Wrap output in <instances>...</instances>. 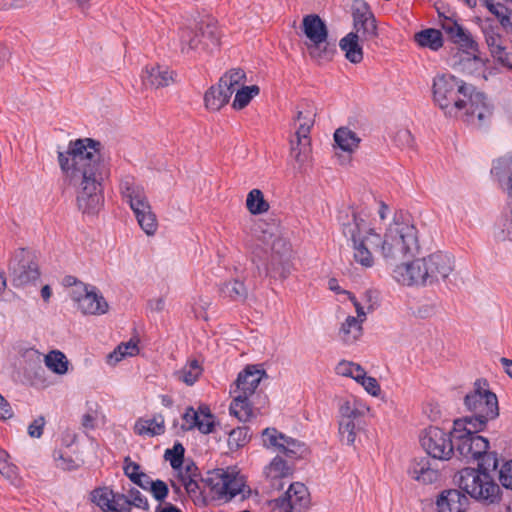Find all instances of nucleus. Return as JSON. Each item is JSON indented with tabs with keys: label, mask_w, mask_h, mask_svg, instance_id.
<instances>
[{
	"label": "nucleus",
	"mask_w": 512,
	"mask_h": 512,
	"mask_svg": "<svg viewBox=\"0 0 512 512\" xmlns=\"http://www.w3.org/2000/svg\"><path fill=\"white\" fill-rule=\"evenodd\" d=\"M0 473L11 482V484L20 485L17 467L9 462L8 455L4 451H0Z\"/></svg>",
	"instance_id": "obj_53"
},
{
	"label": "nucleus",
	"mask_w": 512,
	"mask_h": 512,
	"mask_svg": "<svg viewBox=\"0 0 512 512\" xmlns=\"http://www.w3.org/2000/svg\"><path fill=\"white\" fill-rule=\"evenodd\" d=\"M246 207L251 214L259 215L266 213L270 206L261 190L252 189L247 195Z\"/></svg>",
	"instance_id": "obj_47"
},
{
	"label": "nucleus",
	"mask_w": 512,
	"mask_h": 512,
	"mask_svg": "<svg viewBox=\"0 0 512 512\" xmlns=\"http://www.w3.org/2000/svg\"><path fill=\"white\" fill-rule=\"evenodd\" d=\"M459 66L465 74L484 77L486 62L476 54H467L465 58L461 59Z\"/></svg>",
	"instance_id": "obj_44"
},
{
	"label": "nucleus",
	"mask_w": 512,
	"mask_h": 512,
	"mask_svg": "<svg viewBox=\"0 0 512 512\" xmlns=\"http://www.w3.org/2000/svg\"><path fill=\"white\" fill-rule=\"evenodd\" d=\"M452 432L437 426H429L421 431L419 441L422 449L433 459L447 461L454 454Z\"/></svg>",
	"instance_id": "obj_9"
},
{
	"label": "nucleus",
	"mask_w": 512,
	"mask_h": 512,
	"mask_svg": "<svg viewBox=\"0 0 512 512\" xmlns=\"http://www.w3.org/2000/svg\"><path fill=\"white\" fill-rule=\"evenodd\" d=\"M44 362L49 370L58 375H64L68 371L69 361L64 353L59 350L49 352L45 356Z\"/></svg>",
	"instance_id": "obj_45"
},
{
	"label": "nucleus",
	"mask_w": 512,
	"mask_h": 512,
	"mask_svg": "<svg viewBox=\"0 0 512 512\" xmlns=\"http://www.w3.org/2000/svg\"><path fill=\"white\" fill-rule=\"evenodd\" d=\"M40 277L39 266L30 259H22L18 265L13 268V282L17 286H24L34 283Z\"/></svg>",
	"instance_id": "obj_29"
},
{
	"label": "nucleus",
	"mask_w": 512,
	"mask_h": 512,
	"mask_svg": "<svg viewBox=\"0 0 512 512\" xmlns=\"http://www.w3.org/2000/svg\"><path fill=\"white\" fill-rule=\"evenodd\" d=\"M467 420H455L453 424V438L456 451L467 460H479V467L495 470L498 465L496 453H489V441L477 433L484 428H474Z\"/></svg>",
	"instance_id": "obj_4"
},
{
	"label": "nucleus",
	"mask_w": 512,
	"mask_h": 512,
	"mask_svg": "<svg viewBox=\"0 0 512 512\" xmlns=\"http://www.w3.org/2000/svg\"><path fill=\"white\" fill-rule=\"evenodd\" d=\"M488 469L465 468L455 476L458 487L472 498L494 503L499 499L500 488L487 473Z\"/></svg>",
	"instance_id": "obj_6"
},
{
	"label": "nucleus",
	"mask_w": 512,
	"mask_h": 512,
	"mask_svg": "<svg viewBox=\"0 0 512 512\" xmlns=\"http://www.w3.org/2000/svg\"><path fill=\"white\" fill-rule=\"evenodd\" d=\"M499 480L505 488L512 489V460L502 465Z\"/></svg>",
	"instance_id": "obj_63"
},
{
	"label": "nucleus",
	"mask_w": 512,
	"mask_h": 512,
	"mask_svg": "<svg viewBox=\"0 0 512 512\" xmlns=\"http://www.w3.org/2000/svg\"><path fill=\"white\" fill-rule=\"evenodd\" d=\"M184 447L180 443H176L172 449L165 452V459L170 462L173 469L180 468L184 464Z\"/></svg>",
	"instance_id": "obj_57"
},
{
	"label": "nucleus",
	"mask_w": 512,
	"mask_h": 512,
	"mask_svg": "<svg viewBox=\"0 0 512 512\" xmlns=\"http://www.w3.org/2000/svg\"><path fill=\"white\" fill-rule=\"evenodd\" d=\"M364 429V423H356L351 420H338V434L343 444L352 446L355 444L357 435Z\"/></svg>",
	"instance_id": "obj_42"
},
{
	"label": "nucleus",
	"mask_w": 512,
	"mask_h": 512,
	"mask_svg": "<svg viewBox=\"0 0 512 512\" xmlns=\"http://www.w3.org/2000/svg\"><path fill=\"white\" fill-rule=\"evenodd\" d=\"M481 30L489 50L496 47L497 45L503 44V42L506 41L505 37L500 31V28L493 24V22L489 19L482 23Z\"/></svg>",
	"instance_id": "obj_46"
},
{
	"label": "nucleus",
	"mask_w": 512,
	"mask_h": 512,
	"mask_svg": "<svg viewBox=\"0 0 512 512\" xmlns=\"http://www.w3.org/2000/svg\"><path fill=\"white\" fill-rule=\"evenodd\" d=\"M148 489L158 501L164 500L168 495V487L166 483L161 480L151 481Z\"/></svg>",
	"instance_id": "obj_62"
},
{
	"label": "nucleus",
	"mask_w": 512,
	"mask_h": 512,
	"mask_svg": "<svg viewBox=\"0 0 512 512\" xmlns=\"http://www.w3.org/2000/svg\"><path fill=\"white\" fill-rule=\"evenodd\" d=\"M180 483L184 486L186 492L190 495H197L199 493V481L201 475L198 467L191 460L184 462L180 468L176 469ZM204 479H202L203 481Z\"/></svg>",
	"instance_id": "obj_26"
},
{
	"label": "nucleus",
	"mask_w": 512,
	"mask_h": 512,
	"mask_svg": "<svg viewBox=\"0 0 512 512\" xmlns=\"http://www.w3.org/2000/svg\"><path fill=\"white\" fill-rule=\"evenodd\" d=\"M231 91L227 87L221 86L218 83L216 86H212L204 96L205 106L207 109L217 111L228 103L231 97Z\"/></svg>",
	"instance_id": "obj_34"
},
{
	"label": "nucleus",
	"mask_w": 512,
	"mask_h": 512,
	"mask_svg": "<svg viewBox=\"0 0 512 512\" xmlns=\"http://www.w3.org/2000/svg\"><path fill=\"white\" fill-rule=\"evenodd\" d=\"M304 452L305 448L301 442L286 436L281 453L287 457L296 458L302 456Z\"/></svg>",
	"instance_id": "obj_59"
},
{
	"label": "nucleus",
	"mask_w": 512,
	"mask_h": 512,
	"mask_svg": "<svg viewBox=\"0 0 512 512\" xmlns=\"http://www.w3.org/2000/svg\"><path fill=\"white\" fill-rule=\"evenodd\" d=\"M309 55L319 64L331 61L336 49L335 45L326 40L307 44Z\"/></svg>",
	"instance_id": "obj_38"
},
{
	"label": "nucleus",
	"mask_w": 512,
	"mask_h": 512,
	"mask_svg": "<svg viewBox=\"0 0 512 512\" xmlns=\"http://www.w3.org/2000/svg\"><path fill=\"white\" fill-rule=\"evenodd\" d=\"M491 174L496 177L502 190L512 199V155L493 161Z\"/></svg>",
	"instance_id": "obj_23"
},
{
	"label": "nucleus",
	"mask_w": 512,
	"mask_h": 512,
	"mask_svg": "<svg viewBox=\"0 0 512 512\" xmlns=\"http://www.w3.org/2000/svg\"><path fill=\"white\" fill-rule=\"evenodd\" d=\"M44 425L45 419L43 417L35 419L28 427V434L33 438H39L43 433Z\"/></svg>",
	"instance_id": "obj_64"
},
{
	"label": "nucleus",
	"mask_w": 512,
	"mask_h": 512,
	"mask_svg": "<svg viewBox=\"0 0 512 512\" xmlns=\"http://www.w3.org/2000/svg\"><path fill=\"white\" fill-rule=\"evenodd\" d=\"M374 264L373 258H348L345 265V273L351 277L360 276L366 269Z\"/></svg>",
	"instance_id": "obj_51"
},
{
	"label": "nucleus",
	"mask_w": 512,
	"mask_h": 512,
	"mask_svg": "<svg viewBox=\"0 0 512 512\" xmlns=\"http://www.w3.org/2000/svg\"><path fill=\"white\" fill-rule=\"evenodd\" d=\"M143 85L150 88H161L173 82V72L160 65L146 66L142 72Z\"/></svg>",
	"instance_id": "obj_24"
},
{
	"label": "nucleus",
	"mask_w": 512,
	"mask_h": 512,
	"mask_svg": "<svg viewBox=\"0 0 512 512\" xmlns=\"http://www.w3.org/2000/svg\"><path fill=\"white\" fill-rule=\"evenodd\" d=\"M485 6L507 34H512V0H485Z\"/></svg>",
	"instance_id": "obj_25"
},
{
	"label": "nucleus",
	"mask_w": 512,
	"mask_h": 512,
	"mask_svg": "<svg viewBox=\"0 0 512 512\" xmlns=\"http://www.w3.org/2000/svg\"><path fill=\"white\" fill-rule=\"evenodd\" d=\"M119 192L123 201L128 203L132 210L149 202L144 187L132 175L121 177Z\"/></svg>",
	"instance_id": "obj_17"
},
{
	"label": "nucleus",
	"mask_w": 512,
	"mask_h": 512,
	"mask_svg": "<svg viewBox=\"0 0 512 512\" xmlns=\"http://www.w3.org/2000/svg\"><path fill=\"white\" fill-rule=\"evenodd\" d=\"M91 500L103 512H131V509L122 503L124 495L114 494L112 490L107 487L97 488L91 493Z\"/></svg>",
	"instance_id": "obj_18"
},
{
	"label": "nucleus",
	"mask_w": 512,
	"mask_h": 512,
	"mask_svg": "<svg viewBox=\"0 0 512 512\" xmlns=\"http://www.w3.org/2000/svg\"><path fill=\"white\" fill-rule=\"evenodd\" d=\"M221 291L225 297L234 301H244L247 297V289L245 285L237 280L224 284Z\"/></svg>",
	"instance_id": "obj_52"
},
{
	"label": "nucleus",
	"mask_w": 512,
	"mask_h": 512,
	"mask_svg": "<svg viewBox=\"0 0 512 512\" xmlns=\"http://www.w3.org/2000/svg\"><path fill=\"white\" fill-rule=\"evenodd\" d=\"M122 503H125V505H127L128 508H130V505H133L134 507L143 510H149L148 500L137 489H131L128 492V496H124V501H122Z\"/></svg>",
	"instance_id": "obj_58"
},
{
	"label": "nucleus",
	"mask_w": 512,
	"mask_h": 512,
	"mask_svg": "<svg viewBox=\"0 0 512 512\" xmlns=\"http://www.w3.org/2000/svg\"><path fill=\"white\" fill-rule=\"evenodd\" d=\"M428 263V281L431 283L440 278L445 279L453 270L451 258H427Z\"/></svg>",
	"instance_id": "obj_36"
},
{
	"label": "nucleus",
	"mask_w": 512,
	"mask_h": 512,
	"mask_svg": "<svg viewBox=\"0 0 512 512\" xmlns=\"http://www.w3.org/2000/svg\"><path fill=\"white\" fill-rule=\"evenodd\" d=\"M337 220L355 255L416 256L420 253L418 230L409 214L402 210L394 213L383 236L376 231L371 214L365 207L342 209Z\"/></svg>",
	"instance_id": "obj_1"
},
{
	"label": "nucleus",
	"mask_w": 512,
	"mask_h": 512,
	"mask_svg": "<svg viewBox=\"0 0 512 512\" xmlns=\"http://www.w3.org/2000/svg\"><path fill=\"white\" fill-rule=\"evenodd\" d=\"M259 91L260 89L257 85L242 86L235 90V98L232 104L233 108L243 109L250 103L253 97L259 94Z\"/></svg>",
	"instance_id": "obj_50"
},
{
	"label": "nucleus",
	"mask_w": 512,
	"mask_h": 512,
	"mask_svg": "<svg viewBox=\"0 0 512 512\" xmlns=\"http://www.w3.org/2000/svg\"><path fill=\"white\" fill-rule=\"evenodd\" d=\"M272 503L280 512H300L309 504V492L304 484L295 482L289 486L284 497L275 499Z\"/></svg>",
	"instance_id": "obj_14"
},
{
	"label": "nucleus",
	"mask_w": 512,
	"mask_h": 512,
	"mask_svg": "<svg viewBox=\"0 0 512 512\" xmlns=\"http://www.w3.org/2000/svg\"><path fill=\"white\" fill-rule=\"evenodd\" d=\"M138 339L131 338L127 342L120 343L113 352L107 356V362L110 365H115L127 357L138 355L140 349L138 347Z\"/></svg>",
	"instance_id": "obj_39"
},
{
	"label": "nucleus",
	"mask_w": 512,
	"mask_h": 512,
	"mask_svg": "<svg viewBox=\"0 0 512 512\" xmlns=\"http://www.w3.org/2000/svg\"><path fill=\"white\" fill-rule=\"evenodd\" d=\"M262 242L275 256H284L291 250L289 241L275 226H268L266 230H263Z\"/></svg>",
	"instance_id": "obj_28"
},
{
	"label": "nucleus",
	"mask_w": 512,
	"mask_h": 512,
	"mask_svg": "<svg viewBox=\"0 0 512 512\" xmlns=\"http://www.w3.org/2000/svg\"><path fill=\"white\" fill-rule=\"evenodd\" d=\"M369 411V406L362 400L353 397L346 398L341 400L339 404L338 420L364 423V418Z\"/></svg>",
	"instance_id": "obj_20"
},
{
	"label": "nucleus",
	"mask_w": 512,
	"mask_h": 512,
	"mask_svg": "<svg viewBox=\"0 0 512 512\" xmlns=\"http://www.w3.org/2000/svg\"><path fill=\"white\" fill-rule=\"evenodd\" d=\"M202 372L203 368L200 363L197 360H191L175 372V377L187 386H192L199 379Z\"/></svg>",
	"instance_id": "obj_43"
},
{
	"label": "nucleus",
	"mask_w": 512,
	"mask_h": 512,
	"mask_svg": "<svg viewBox=\"0 0 512 512\" xmlns=\"http://www.w3.org/2000/svg\"><path fill=\"white\" fill-rule=\"evenodd\" d=\"M71 298L85 315H102L108 312L109 305L105 298L94 287L89 288L81 282H74Z\"/></svg>",
	"instance_id": "obj_12"
},
{
	"label": "nucleus",
	"mask_w": 512,
	"mask_h": 512,
	"mask_svg": "<svg viewBox=\"0 0 512 512\" xmlns=\"http://www.w3.org/2000/svg\"><path fill=\"white\" fill-rule=\"evenodd\" d=\"M180 50L183 54L192 55L202 50L213 51L220 44V34L213 21L202 22L200 25L183 27L179 31Z\"/></svg>",
	"instance_id": "obj_7"
},
{
	"label": "nucleus",
	"mask_w": 512,
	"mask_h": 512,
	"mask_svg": "<svg viewBox=\"0 0 512 512\" xmlns=\"http://www.w3.org/2000/svg\"><path fill=\"white\" fill-rule=\"evenodd\" d=\"M303 30L310 43L326 40L328 31L325 23L318 15L311 14L303 18Z\"/></svg>",
	"instance_id": "obj_31"
},
{
	"label": "nucleus",
	"mask_w": 512,
	"mask_h": 512,
	"mask_svg": "<svg viewBox=\"0 0 512 512\" xmlns=\"http://www.w3.org/2000/svg\"><path fill=\"white\" fill-rule=\"evenodd\" d=\"M393 142L395 145L402 149L412 148L414 144V138L408 129L402 128L395 132L393 136Z\"/></svg>",
	"instance_id": "obj_61"
},
{
	"label": "nucleus",
	"mask_w": 512,
	"mask_h": 512,
	"mask_svg": "<svg viewBox=\"0 0 512 512\" xmlns=\"http://www.w3.org/2000/svg\"><path fill=\"white\" fill-rule=\"evenodd\" d=\"M335 370L338 375L351 377L356 381L362 375L363 368L357 363L342 360L337 364Z\"/></svg>",
	"instance_id": "obj_56"
},
{
	"label": "nucleus",
	"mask_w": 512,
	"mask_h": 512,
	"mask_svg": "<svg viewBox=\"0 0 512 512\" xmlns=\"http://www.w3.org/2000/svg\"><path fill=\"white\" fill-rule=\"evenodd\" d=\"M466 408L474 414V417H464L469 424H475L474 428H485L489 420L499 415L497 396L489 389L486 380H477L472 390L465 396Z\"/></svg>",
	"instance_id": "obj_5"
},
{
	"label": "nucleus",
	"mask_w": 512,
	"mask_h": 512,
	"mask_svg": "<svg viewBox=\"0 0 512 512\" xmlns=\"http://www.w3.org/2000/svg\"><path fill=\"white\" fill-rule=\"evenodd\" d=\"M216 425L215 417L208 406L202 405L198 409L188 407L182 416V429H198L203 434L214 431Z\"/></svg>",
	"instance_id": "obj_13"
},
{
	"label": "nucleus",
	"mask_w": 512,
	"mask_h": 512,
	"mask_svg": "<svg viewBox=\"0 0 512 512\" xmlns=\"http://www.w3.org/2000/svg\"><path fill=\"white\" fill-rule=\"evenodd\" d=\"M353 26V32L358 34L362 42L373 40L378 36L376 19L364 2L355 5L353 9Z\"/></svg>",
	"instance_id": "obj_15"
},
{
	"label": "nucleus",
	"mask_w": 512,
	"mask_h": 512,
	"mask_svg": "<svg viewBox=\"0 0 512 512\" xmlns=\"http://www.w3.org/2000/svg\"><path fill=\"white\" fill-rule=\"evenodd\" d=\"M489 52L497 63L512 70V49L507 46L506 41L490 49Z\"/></svg>",
	"instance_id": "obj_54"
},
{
	"label": "nucleus",
	"mask_w": 512,
	"mask_h": 512,
	"mask_svg": "<svg viewBox=\"0 0 512 512\" xmlns=\"http://www.w3.org/2000/svg\"><path fill=\"white\" fill-rule=\"evenodd\" d=\"M316 112L312 104H305L302 110L297 112L295 120L299 122L296 130V142L291 140V155L302 165L307 159L310 152V130L314 125Z\"/></svg>",
	"instance_id": "obj_10"
},
{
	"label": "nucleus",
	"mask_w": 512,
	"mask_h": 512,
	"mask_svg": "<svg viewBox=\"0 0 512 512\" xmlns=\"http://www.w3.org/2000/svg\"><path fill=\"white\" fill-rule=\"evenodd\" d=\"M370 395L377 397L381 392L380 385L374 377L367 376L366 371L362 370V375L356 380Z\"/></svg>",
	"instance_id": "obj_60"
},
{
	"label": "nucleus",
	"mask_w": 512,
	"mask_h": 512,
	"mask_svg": "<svg viewBox=\"0 0 512 512\" xmlns=\"http://www.w3.org/2000/svg\"><path fill=\"white\" fill-rule=\"evenodd\" d=\"M264 474L276 490L283 489L282 480L292 475V468L281 457L276 456L265 467Z\"/></svg>",
	"instance_id": "obj_27"
},
{
	"label": "nucleus",
	"mask_w": 512,
	"mask_h": 512,
	"mask_svg": "<svg viewBox=\"0 0 512 512\" xmlns=\"http://www.w3.org/2000/svg\"><path fill=\"white\" fill-rule=\"evenodd\" d=\"M203 482L217 499L229 501L238 494L243 497L246 494L244 476L233 468H218L209 471ZM247 493H249V490H247Z\"/></svg>",
	"instance_id": "obj_8"
},
{
	"label": "nucleus",
	"mask_w": 512,
	"mask_h": 512,
	"mask_svg": "<svg viewBox=\"0 0 512 512\" xmlns=\"http://www.w3.org/2000/svg\"><path fill=\"white\" fill-rule=\"evenodd\" d=\"M265 375V370L259 365H247L238 374L235 387L231 389V393L252 396Z\"/></svg>",
	"instance_id": "obj_16"
},
{
	"label": "nucleus",
	"mask_w": 512,
	"mask_h": 512,
	"mask_svg": "<svg viewBox=\"0 0 512 512\" xmlns=\"http://www.w3.org/2000/svg\"><path fill=\"white\" fill-rule=\"evenodd\" d=\"M261 439L265 448L281 452L286 436L275 428H266L262 432Z\"/></svg>",
	"instance_id": "obj_48"
},
{
	"label": "nucleus",
	"mask_w": 512,
	"mask_h": 512,
	"mask_svg": "<svg viewBox=\"0 0 512 512\" xmlns=\"http://www.w3.org/2000/svg\"><path fill=\"white\" fill-rule=\"evenodd\" d=\"M438 512H465L469 500L457 489L443 491L437 499Z\"/></svg>",
	"instance_id": "obj_21"
},
{
	"label": "nucleus",
	"mask_w": 512,
	"mask_h": 512,
	"mask_svg": "<svg viewBox=\"0 0 512 512\" xmlns=\"http://www.w3.org/2000/svg\"><path fill=\"white\" fill-rule=\"evenodd\" d=\"M231 394L233 395V401L230 405V413L242 422L250 420L253 417V409L249 402L251 396L238 393Z\"/></svg>",
	"instance_id": "obj_37"
},
{
	"label": "nucleus",
	"mask_w": 512,
	"mask_h": 512,
	"mask_svg": "<svg viewBox=\"0 0 512 512\" xmlns=\"http://www.w3.org/2000/svg\"><path fill=\"white\" fill-rule=\"evenodd\" d=\"M245 79L246 74L244 70L231 69L220 78L219 83L221 86L229 88L232 95L240 86H244Z\"/></svg>",
	"instance_id": "obj_49"
},
{
	"label": "nucleus",
	"mask_w": 512,
	"mask_h": 512,
	"mask_svg": "<svg viewBox=\"0 0 512 512\" xmlns=\"http://www.w3.org/2000/svg\"><path fill=\"white\" fill-rule=\"evenodd\" d=\"M414 38L419 46L430 48L433 51H437L443 46L442 33L437 29H424L416 33Z\"/></svg>",
	"instance_id": "obj_41"
},
{
	"label": "nucleus",
	"mask_w": 512,
	"mask_h": 512,
	"mask_svg": "<svg viewBox=\"0 0 512 512\" xmlns=\"http://www.w3.org/2000/svg\"><path fill=\"white\" fill-rule=\"evenodd\" d=\"M132 211L141 229L147 235H154L158 228V221L151 209L150 203L147 202L143 206L134 208Z\"/></svg>",
	"instance_id": "obj_35"
},
{
	"label": "nucleus",
	"mask_w": 512,
	"mask_h": 512,
	"mask_svg": "<svg viewBox=\"0 0 512 512\" xmlns=\"http://www.w3.org/2000/svg\"><path fill=\"white\" fill-rule=\"evenodd\" d=\"M407 473L411 479L425 485L435 483L440 477L438 469L434 468L429 458L424 456L413 458Z\"/></svg>",
	"instance_id": "obj_19"
},
{
	"label": "nucleus",
	"mask_w": 512,
	"mask_h": 512,
	"mask_svg": "<svg viewBox=\"0 0 512 512\" xmlns=\"http://www.w3.org/2000/svg\"><path fill=\"white\" fill-rule=\"evenodd\" d=\"M427 258H407L392 269L394 280L403 286L425 285L428 281Z\"/></svg>",
	"instance_id": "obj_11"
},
{
	"label": "nucleus",
	"mask_w": 512,
	"mask_h": 512,
	"mask_svg": "<svg viewBox=\"0 0 512 512\" xmlns=\"http://www.w3.org/2000/svg\"><path fill=\"white\" fill-rule=\"evenodd\" d=\"M441 27L455 44H459L471 50L473 53L478 52V43L472 38L470 33L456 21L447 18L442 22Z\"/></svg>",
	"instance_id": "obj_22"
},
{
	"label": "nucleus",
	"mask_w": 512,
	"mask_h": 512,
	"mask_svg": "<svg viewBox=\"0 0 512 512\" xmlns=\"http://www.w3.org/2000/svg\"><path fill=\"white\" fill-rule=\"evenodd\" d=\"M134 431L141 436H157L165 432V420L162 415L152 418H140L134 425Z\"/></svg>",
	"instance_id": "obj_33"
},
{
	"label": "nucleus",
	"mask_w": 512,
	"mask_h": 512,
	"mask_svg": "<svg viewBox=\"0 0 512 512\" xmlns=\"http://www.w3.org/2000/svg\"><path fill=\"white\" fill-rule=\"evenodd\" d=\"M360 41L361 38L358 37L357 33L350 32L339 42V47L345 53V58L353 64H358L363 60V49Z\"/></svg>",
	"instance_id": "obj_32"
},
{
	"label": "nucleus",
	"mask_w": 512,
	"mask_h": 512,
	"mask_svg": "<svg viewBox=\"0 0 512 512\" xmlns=\"http://www.w3.org/2000/svg\"><path fill=\"white\" fill-rule=\"evenodd\" d=\"M432 90L435 104L446 116L462 117L465 122L479 127L491 118L492 109L485 95L454 75H437Z\"/></svg>",
	"instance_id": "obj_3"
},
{
	"label": "nucleus",
	"mask_w": 512,
	"mask_h": 512,
	"mask_svg": "<svg viewBox=\"0 0 512 512\" xmlns=\"http://www.w3.org/2000/svg\"><path fill=\"white\" fill-rule=\"evenodd\" d=\"M334 140L337 146L346 152H353L358 148L360 138L347 127H340L334 133Z\"/></svg>",
	"instance_id": "obj_40"
},
{
	"label": "nucleus",
	"mask_w": 512,
	"mask_h": 512,
	"mask_svg": "<svg viewBox=\"0 0 512 512\" xmlns=\"http://www.w3.org/2000/svg\"><path fill=\"white\" fill-rule=\"evenodd\" d=\"M250 439L249 430L247 427H238L229 433L228 445L231 450H237L248 443Z\"/></svg>",
	"instance_id": "obj_55"
},
{
	"label": "nucleus",
	"mask_w": 512,
	"mask_h": 512,
	"mask_svg": "<svg viewBox=\"0 0 512 512\" xmlns=\"http://www.w3.org/2000/svg\"><path fill=\"white\" fill-rule=\"evenodd\" d=\"M99 141L82 138L70 141L65 152L58 151L62 172L76 186L78 209L96 215L104 204L103 182L110 177V161Z\"/></svg>",
	"instance_id": "obj_2"
},
{
	"label": "nucleus",
	"mask_w": 512,
	"mask_h": 512,
	"mask_svg": "<svg viewBox=\"0 0 512 512\" xmlns=\"http://www.w3.org/2000/svg\"><path fill=\"white\" fill-rule=\"evenodd\" d=\"M338 336L346 345L357 343L363 336V323L354 316H347L339 327Z\"/></svg>",
	"instance_id": "obj_30"
}]
</instances>
